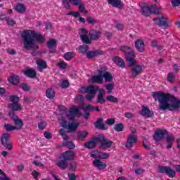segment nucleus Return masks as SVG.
I'll list each match as a JSON object with an SVG mask.
<instances>
[{"label": "nucleus", "mask_w": 180, "mask_h": 180, "mask_svg": "<svg viewBox=\"0 0 180 180\" xmlns=\"http://www.w3.org/2000/svg\"><path fill=\"white\" fill-rule=\"evenodd\" d=\"M4 129L6 130V131H13V130H16L15 129L14 125L9 124H5Z\"/></svg>", "instance_id": "nucleus-49"}, {"label": "nucleus", "mask_w": 180, "mask_h": 180, "mask_svg": "<svg viewBox=\"0 0 180 180\" xmlns=\"http://www.w3.org/2000/svg\"><path fill=\"white\" fill-rule=\"evenodd\" d=\"M6 21L8 26H13L14 25H16V21L13 20L12 18H8Z\"/></svg>", "instance_id": "nucleus-60"}, {"label": "nucleus", "mask_w": 180, "mask_h": 180, "mask_svg": "<svg viewBox=\"0 0 180 180\" xmlns=\"http://www.w3.org/2000/svg\"><path fill=\"white\" fill-rule=\"evenodd\" d=\"M58 66L61 70H65V68H67V67H68V65H67V63H65V62L61 60V61H59V63H58Z\"/></svg>", "instance_id": "nucleus-53"}, {"label": "nucleus", "mask_w": 180, "mask_h": 180, "mask_svg": "<svg viewBox=\"0 0 180 180\" xmlns=\"http://www.w3.org/2000/svg\"><path fill=\"white\" fill-rule=\"evenodd\" d=\"M9 116L14 122V129H15V130H22L23 128V121L19 119L18 115H15V112H10Z\"/></svg>", "instance_id": "nucleus-8"}, {"label": "nucleus", "mask_w": 180, "mask_h": 180, "mask_svg": "<svg viewBox=\"0 0 180 180\" xmlns=\"http://www.w3.org/2000/svg\"><path fill=\"white\" fill-rule=\"evenodd\" d=\"M69 85L70 83L68 82V81L65 80L62 82L60 86H62L63 88H68Z\"/></svg>", "instance_id": "nucleus-63"}, {"label": "nucleus", "mask_w": 180, "mask_h": 180, "mask_svg": "<svg viewBox=\"0 0 180 180\" xmlns=\"http://www.w3.org/2000/svg\"><path fill=\"white\" fill-rule=\"evenodd\" d=\"M6 150H8V151L12 150V148H13V143L12 142H7L5 144H3Z\"/></svg>", "instance_id": "nucleus-52"}, {"label": "nucleus", "mask_w": 180, "mask_h": 180, "mask_svg": "<svg viewBox=\"0 0 180 180\" xmlns=\"http://www.w3.org/2000/svg\"><path fill=\"white\" fill-rule=\"evenodd\" d=\"M93 165L95 167V168H97V169H99L100 171H102V169H105V168H106L105 163L98 159L93 161Z\"/></svg>", "instance_id": "nucleus-21"}, {"label": "nucleus", "mask_w": 180, "mask_h": 180, "mask_svg": "<svg viewBox=\"0 0 180 180\" xmlns=\"http://www.w3.org/2000/svg\"><path fill=\"white\" fill-rule=\"evenodd\" d=\"M127 63L129 64V67H132L131 68L132 78H136V77H138V75H140V74L143 72V65L139 63L134 58L127 56Z\"/></svg>", "instance_id": "nucleus-4"}, {"label": "nucleus", "mask_w": 180, "mask_h": 180, "mask_svg": "<svg viewBox=\"0 0 180 180\" xmlns=\"http://www.w3.org/2000/svg\"><path fill=\"white\" fill-rule=\"evenodd\" d=\"M105 101H108V102H112V103H117V102H119V100L117 99V98L112 95L107 96Z\"/></svg>", "instance_id": "nucleus-43"}, {"label": "nucleus", "mask_w": 180, "mask_h": 180, "mask_svg": "<svg viewBox=\"0 0 180 180\" xmlns=\"http://www.w3.org/2000/svg\"><path fill=\"white\" fill-rule=\"evenodd\" d=\"M141 11L143 16H148L150 13H153V15H160V13L162 12V8L157 5H153L150 7L148 6V4L146 3H141Z\"/></svg>", "instance_id": "nucleus-5"}, {"label": "nucleus", "mask_w": 180, "mask_h": 180, "mask_svg": "<svg viewBox=\"0 0 180 180\" xmlns=\"http://www.w3.org/2000/svg\"><path fill=\"white\" fill-rule=\"evenodd\" d=\"M34 165H37V167H44V164L41 163V159L39 157L36 158V160L33 161Z\"/></svg>", "instance_id": "nucleus-47"}, {"label": "nucleus", "mask_w": 180, "mask_h": 180, "mask_svg": "<svg viewBox=\"0 0 180 180\" xmlns=\"http://www.w3.org/2000/svg\"><path fill=\"white\" fill-rule=\"evenodd\" d=\"M166 134H168V131H167V130L158 129L155 133L153 139L155 141H161V140H164V137H165Z\"/></svg>", "instance_id": "nucleus-14"}, {"label": "nucleus", "mask_w": 180, "mask_h": 180, "mask_svg": "<svg viewBox=\"0 0 180 180\" xmlns=\"http://www.w3.org/2000/svg\"><path fill=\"white\" fill-rule=\"evenodd\" d=\"M57 44V41L56 39H51L47 42V46L49 50V53H56V45Z\"/></svg>", "instance_id": "nucleus-23"}, {"label": "nucleus", "mask_w": 180, "mask_h": 180, "mask_svg": "<svg viewBox=\"0 0 180 180\" xmlns=\"http://www.w3.org/2000/svg\"><path fill=\"white\" fill-rule=\"evenodd\" d=\"M75 57V53H71V52H68L64 55V58L67 61H70V60H71L72 58H74Z\"/></svg>", "instance_id": "nucleus-45"}, {"label": "nucleus", "mask_w": 180, "mask_h": 180, "mask_svg": "<svg viewBox=\"0 0 180 180\" xmlns=\"http://www.w3.org/2000/svg\"><path fill=\"white\" fill-rule=\"evenodd\" d=\"M24 74L29 77L30 78H35L36 77V71L34 70L29 69L24 72Z\"/></svg>", "instance_id": "nucleus-36"}, {"label": "nucleus", "mask_w": 180, "mask_h": 180, "mask_svg": "<svg viewBox=\"0 0 180 180\" xmlns=\"http://www.w3.org/2000/svg\"><path fill=\"white\" fill-rule=\"evenodd\" d=\"M113 61L115 64L120 67V68H124L126 67V63H124V60L120 57L113 58Z\"/></svg>", "instance_id": "nucleus-27"}, {"label": "nucleus", "mask_w": 180, "mask_h": 180, "mask_svg": "<svg viewBox=\"0 0 180 180\" xmlns=\"http://www.w3.org/2000/svg\"><path fill=\"white\" fill-rule=\"evenodd\" d=\"M90 157L92 158H98L99 160H108L110 157V153L95 150L90 153Z\"/></svg>", "instance_id": "nucleus-12"}, {"label": "nucleus", "mask_w": 180, "mask_h": 180, "mask_svg": "<svg viewBox=\"0 0 180 180\" xmlns=\"http://www.w3.org/2000/svg\"><path fill=\"white\" fill-rule=\"evenodd\" d=\"M98 72L102 75L105 82H112V81L113 80V76H112V74L105 70V69L98 70Z\"/></svg>", "instance_id": "nucleus-16"}, {"label": "nucleus", "mask_w": 180, "mask_h": 180, "mask_svg": "<svg viewBox=\"0 0 180 180\" xmlns=\"http://www.w3.org/2000/svg\"><path fill=\"white\" fill-rule=\"evenodd\" d=\"M14 9L18 13H25V12H26V6L22 4H17L14 6Z\"/></svg>", "instance_id": "nucleus-29"}, {"label": "nucleus", "mask_w": 180, "mask_h": 180, "mask_svg": "<svg viewBox=\"0 0 180 180\" xmlns=\"http://www.w3.org/2000/svg\"><path fill=\"white\" fill-rule=\"evenodd\" d=\"M76 101L79 103H81V102H84V96L82 95H78L76 97Z\"/></svg>", "instance_id": "nucleus-64"}, {"label": "nucleus", "mask_w": 180, "mask_h": 180, "mask_svg": "<svg viewBox=\"0 0 180 180\" xmlns=\"http://www.w3.org/2000/svg\"><path fill=\"white\" fill-rule=\"evenodd\" d=\"M70 5L73 6H78L81 4V0H68Z\"/></svg>", "instance_id": "nucleus-55"}, {"label": "nucleus", "mask_w": 180, "mask_h": 180, "mask_svg": "<svg viewBox=\"0 0 180 180\" xmlns=\"http://www.w3.org/2000/svg\"><path fill=\"white\" fill-rule=\"evenodd\" d=\"M98 140L101 143V148H110V147H112V144H113L112 141L105 139V136L103 135H99Z\"/></svg>", "instance_id": "nucleus-13"}, {"label": "nucleus", "mask_w": 180, "mask_h": 180, "mask_svg": "<svg viewBox=\"0 0 180 180\" xmlns=\"http://www.w3.org/2000/svg\"><path fill=\"white\" fill-rule=\"evenodd\" d=\"M155 25H157L160 27H163V29H168L169 27V20L165 17H159L153 19Z\"/></svg>", "instance_id": "nucleus-7"}, {"label": "nucleus", "mask_w": 180, "mask_h": 180, "mask_svg": "<svg viewBox=\"0 0 180 180\" xmlns=\"http://www.w3.org/2000/svg\"><path fill=\"white\" fill-rule=\"evenodd\" d=\"M103 54V51L101 50H95V51H89L86 53V58H94L95 57H98V56H102Z\"/></svg>", "instance_id": "nucleus-19"}, {"label": "nucleus", "mask_w": 180, "mask_h": 180, "mask_svg": "<svg viewBox=\"0 0 180 180\" xmlns=\"http://www.w3.org/2000/svg\"><path fill=\"white\" fill-rule=\"evenodd\" d=\"M11 137V134H4L1 136V144L4 145V144H6L8 143V140H9Z\"/></svg>", "instance_id": "nucleus-40"}, {"label": "nucleus", "mask_w": 180, "mask_h": 180, "mask_svg": "<svg viewBox=\"0 0 180 180\" xmlns=\"http://www.w3.org/2000/svg\"><path fill=\"white\" fill-rule=\"evenodd\" d=\"M167 169L168 167H159L158 168V172H160V174H166Z\"/></svg>", "instance_id": "nucleus-57"}, {"label": "nucleus", "mask_w": 180, "mask_h": 180, "mask_svg": "<svg viewBox=\"0 0 180 180\" xmlns=\"http://www.w3.org/2000/svg\"><path fill=\"white\" fill-rule=\"evenodd\" d=\"M82 113L76 105H72L70 110L65 109L59 118V122L63 129H67L70 133H74L78 129L79 122L75 121V116H81Z\"/></svg>", "instance_id": "nucleus-1"}, {"label": "nucleus", "mask_w": 180, "mask_h": 180, "mask_svg": "<svg viewBox=\"0 0 180 180\" xmlns=\"http://www.w3.org/2000/svg\"><path fill=\"white\" fill-rule=\"evenodd\" d=\"M110 5L115 6V8H123V4L120 0H107Z\"/></svg>", "instance_id": "nucleus-31"}, {"label": "nucleus", "mask_w": 180, "mask_h": 180, "mask_svg": "<svg viewBox=\"0 0 180 180\" xmlns=\"http://www.w3.org/2000/svg\"><path fill=\"white\" fill-rule=\"evenodd\" d=\"M86 22L87 23H89V25H95L98 23V21L95 18H93L91 16H88L86 18Z\"/></svg>", "instance_id": "nucleus-51"}, {"label": "nucleus", "mask_w": 180, "mask_h": 180, "mask_svg": "<svg viewBox=\"0 0 180 180\" xmlns=\"http://www.w3.org/2000/svg\"><path fill=\"white\" fill-rule=\"evenodd\" d=\"M90 81L91 82H96V84H103V77L98 73V75L92 76Z\"/></svg>", "instance_id": "nucleus-28"}, {"label": "nucleus", "mask_w": 180, "mask_h": 180, "mask_svg": "<svg viewBox=\"0 0 180 180\" xmlns=\"http://www.w3.org/2000/svg\"><path fill=\"white\" fill-rule=\"evenodd\" d=\"M45 95L49 99H53L56 96V91H54V89L49 88L46 91Z\"/></svg>", "instance_id": "nucleus-34"}, {"label": "nucleus", "mask_w": 180, "mask_h": 180, "mask_svg": "<svg viewBox=\"0 0 180 180\" xmlns=\"http://www.w3.org/2000/svg\"><path fill=\"white\" fill-rule=\"evenodd\" d=\"M77 165H78L75 162H72L70 163L69 168H70V171H77Z\"/></svg>", "instance_id": "nucleus-54"}, {"label": "nucleus", "mask_w": 180, "mask_h": 180, "mask_svg": "<svg viewBox=\"0 0 180 180\" xmlns=\"http://www.w3.org/2000/svg\"><path fill=\"white\" fill-rule=\"evenodd\" d=\"M135 48L139 53H144L146 51V44L142 39H137L135 41Z\"/></svg>", "instance_id": "nucleus-18"}, {"label": "nucleus", "mask_w": 180, "mask_h": 180, "mask_svg": "<svg viewBox=\"0 0 180 180\" xmlns=\"http://www.w3.org/2000/svg\"><path fill=\"white\" fill-rule=\"evenodd\" d=\"M120 50L122 53H124V54H125L126 61H127V57H130V58H136V53L129 46H122L120 47Z\"/></svg>", "instance_id": "nucleus-11"}, {"label": "nucleus", "mask_w": 180, "mask_h": 180, "mask_svg": "<svg viewBox=\"0 0 180 180\" xmlns=\"http://www.w3.org/2000/svg\"><path fill=\"white\" fill-rule=\"evenodd\" d=\"M152 96L155 101L159 103L160 110H176L180 108V100L173 97L169 94L163 92H154Z\"/></svg>", "instance_id": "nucleus-2"}, {"label": "nucleus", "mask_w": 180, "mask_h": 180, "mask_svg": "<svg viewBox=\"0 0 180 180\" xmlns=\"http://www.w3.org/2000/svg\"><path fill=\"white\" fill-rule=\"evenodd\" d=\"M115 131H123L124 130V125L122 123L116 124L114 126Z\"/></svg>", "instance_id": "nucleus-46"}, {"label": "nucleus", "mask_w": 180, "mask_h": 180, "mask_svg": "<svg viewBox=\"0 0 180 180\" xmlns=\"http://www.w3.org/2000/svg\"><path fill=\"white\" fill-rule=\"evenodd\" d=\"M22 37L24 39V47L26 50H37L39 49L37 43L45 41L44 37L40 33L30 30H24Z\"/></svg>", "instance_id": "nucleus-3"}, {"label": "nucleus", "mask_w": 180, "mask_h": 180, "mask_svg": "<svg viewBox=\"0 0 180 180\" xmlns=\"http://www.w3.org/2000/svg\"><path fill=\"white\" fill-rule=\"evenodd\" d=\"M172 5L174 8H176V6H179V5H180V0H172Z\"/></svg>", "instance_id": "nucleus-62"}, {"label": "nucleus", "mask_w": 180, "mask_h": 180, "mask_svg": "<svg viewBox=\"0 0 180 180\" xmlns=\"http://www.w3.org/2000/svg\"><path fill=\"white\" fill-rule=\"evenodd\" d=\"M59 134L60 136H62L64 142L63 143V146L64 147H68V148H69L70 150H72L73 148H75V145H74V143H72V142L71 141H67V140H68L70 138L68 137V136H67L65 134V130L64 129H60L59 131Z\"/></svg>", "instance_id": "nucleus-9"}, {"label": "nucleus", "mask_w": 180, "mask_h": 180, "mask_svg": "<svg viewBox=\"0 0 180 180\" xmlns=\"http://www.w3.org/2000/svg\"><path fill=\"white\" fill-rule=\"evenodd\" d=\"M141 115H142V116H144L145 117H151V116H153L154 113L153 112V111L150 110V108H148V107L143 105L142 110L141 111Z\"/></svg>", "instance_id": "nucleus-22"}, {"label": "nucleus", "mask_w": 180, "mask_h": 180, "mask_svg": "<svg viewBox=\"0 0 180 180\" xmlns=\"http://www.w3.org/2000/svg\"><path fill=\"white\" fill-rule=\"evenodd\" d=\"M58 167L59 168H61V169H65L67 168L68 164L67 163V160H60L57 163Z\"/></svg>", "instance_id": "nucleus-41"}, {"label": "nucleus", "mask_w": 180, "mask_h": 180, "mask_svg": "<svg viewBox=\"0 0 180 180\" xmlns=\"http://www.w3.org/2000/svg\"><path fill=\"white\" fill-rule=\"evenodd\" d=\"M95 127L96 129H100V130H106L108 128L105 124H103V119L99 118L95 123Z\"/></svg>", "instance_id": "nucleus-30"}, {"label": "nucleus", "mask_w": 180, "mask_h": 180, "mask_svg": "<svg viewBox=\"0 0 180 180\" xmlns=\"http://www.w3.org/2000/svg\"><path fill=\"white\" fill-rule=\"evenodd\" d=\"M167 82H169V84H174V82H175V74L169 72L167 74Z\"/></svg>", "instance_id": "nucleus-37"}, {"label": "nucleus", "mask_w": 180, "mask_h": 180, "mask_svg": "<svg viewBox=\"0 0 180 180\" xmlns=\"http://www.w3.org/2000/svg\"><path fill=\"white\" fill-rule=\"evenodd\" d=\"M105 95V89H99L98 94L97 96V103L103 104L106 102V99L104 97Z\"/></svg>", "instance_id": "nucleus-20"}, {"label": "nucleus", "mask_w": 180, "mask_h": 180, "mask_svg": "<svg viewBox=\"0 0 180 180\" xmlns=\"http://www.w3.org/2000/svg\"><path fill=\"white\" fill-rule=\"evenodd\" d=\"M37 65L40 72H41L43 70H46V68H47V63L46 62V60H41V59L37 60Z\"/></svg>", "instance_id": "nucleus-26"}, {"label": "nucleus", "mask_w": 180, "mask_h": 180, "mask_svg": "<svg viewBox=\"0 0 180 180\" xmlns=\"http://www.w3.org/2000/svg\"><path fill=\"white\" fill-rule=\"evenodd\" d=\"M95 146H96L95 141H89L84 143V147H86V148H95Z\"/></svg>", "instance_id": "nucleus-50"}, {"label": "nucleus", "mask_w": 180, "mask_h": 180, "mask_svg": "<svg viewBox=\"0 0 180 180\" xmlns=\"http://www.w3.org/2000/svg\"><path fill=\"white\" fill-rule=\"evenodd\" d=\"M8 81L10 82V84H12L13 85H18L19 84L20 78L19 76L11 75L8 79Z\"/></svg>", "instance_id": "nucleus-33"}, {"label": "nucleus", "mask_w": 180, "mask_h": 180, "mask_svg": "<svg viewBox=\"0 0 180 180\" xmlns=\"http://www.w3.org/2000/svg\"><path fill=\"white\" fill-rule=\"evenodd\" d=\"M10 101L13 103H18V102H19V97L18 96H11L10 97Z\"/></svg>", "instance_id": "nucleus-58"}, {"label": "nucleus", "mask_w": 180, "mask_h": 180, "mask_svg": "<svg viewBox=\"0 0 180 180\" xmlns=\"http://www.w3.org/2000/svg\"><path fill=\"white\" fill-rule=\"evenodd\" d=\"M89 132L88 131H81L77 133V137L79 140H85L88 137Z\"/></svg>", "instance_id": "nucleus-35"}, {"label": "nucleus", "mask_w": 180, "mask_h": 180, "mask_svg": "<svg viewBox=\"0 0 180 180\" xmlns=\"http://www.w3.org/2000/svg\"><path fill=\"white\" fill-rule=\"evenodd\" d=\"M113 88H115V83L108 84L105 86V89L108 91V94L112 93V91H113Z\"/></svg>", "instance_id": "nucleus-48"}, {"label": "nucleus", "mask_w": 180, "mask_h": 180, "mask_svg": "<svg viewBox=\"0 0 180 180\" xmlns=\"http://www.w3.org/2000/svg\"><path fill=\"white\" fill-rule=\"evenodd\" d=\"M46 126H47V124H46V122H40L38 124V127H39V130H44L46 129Z\"/></svg>", "instance_id": "nucleus-61"}, {"label": "nucleus", "mask_w": 180, "mask_h": 180, "mask_svg": "<svg viewBox=\"0 0 180 180\" xmlns=\"http://www.w3.org/2000/svg\"><path fill=\"white\" fill-rule=\"evenodd\" d=\"M79 108L84 110V117L86 120L89 119V112H94L95 110V107L92 106L91 104H85L84 103L79 104Z\"/></svg>", "instance_id": "nucleus-10"}, {"label": "nucleus", "mask_w": 180, "mask_h": 180, "mask_svg": "<svg viewBox=\"0 0 180 180\" xmlns=\"http://www.w3.org/2000/svg\"><path fill=\"white\" fill-rule=\"evenodd\" d=\"M87 34H88V31H86L85 28H82L81 34H80L82 41H83V43H84V44H91V39L89 38V37H88Z\"/></svg>", "instance_id": "nucleus-17"}, {"label": "nucleus", "mask_w": 180, "mask_h": 180, "mask_svg": "<svg viewBox=\"0 0 180 180\" xmlns=\"http://www.w3.org/2000/svg\"><path fill=\"white\" fill-rule=\"evenodd\" d=\"M0 175H2V176L0 177V180H11V179L6 176L2 169H0Z\"/></svg>", "instance_id": "nucleus-56"}, {"label": "nucleus", "mask_w": 180, "mask_h": 180, "mask_svg": "<svg viewBox=\"0 0 180 180\" xmlns=\"http://www.w3.org/2000/svg\"><path fill=\"white\" fill-rule=\"evenodd\" d=\"M77 6H78L79 12H80V13H84V15L88 14V11L85 9V5H84V4L79 3L77 5Z\"/></svg>", "instance_id": "nucleus-38"}, {"label": "nucleus", "mask_w": 180, "mask_h": 180, "mask_svg": "<svg viewBox=\"0 0 180 180\" xmlns=\"http://www.w3.org/2000/svg\"><path fill=\"white\" fill-rule=\"evenodd\" d=\"M90 38L91 40H98L101 37V32L96 30L90 31Z\"/></svg>", "instance_id": "nucleus-32"}, {"label": "nucleus", "mask_w": 180, "mask_h": 180, "mask_svg": "<svg viewBox=\"0 0 180 180\" xmlns=\"http://www.w3.org/2000/svg\"><path fill=\"white\" fill-rule=\"evenodd\" d=\"M88 50H89V47L87 45H82L79 47V51L82 54H86Z\"/></svg>", "instance_id": "nucleus-42"}, {"label": "nucleus", "mask_w": 180, "mask_h": 180, "mask_svg": "<svg viewBox=\"0 0 180 180\" xmlns=\"http://www.w3.org/2000/svg\"><path fill=\"white\" fill-rule=\"evenodd\" d=\"M82 94H86L84 96L85 99L88 102H92L96 96V92H98V88L95 86H89L87 87H82L80 89Z\"/></svg>", "instance_id": "nucleus-6"}, {"label": "nucleus", "mask_w": 180, "mask_h": 180, "mask_svg": "<svg viewBox=\"0 0 180 180\" xmlns=\"http://www.w3.org/2000/svg\"><path fill=\"white\" fill-rule=\"evenodd\" d=\"M62 158L65 161H69L70 160H74L75 158V153L71 150H68L64 153Z\"/></svg>", "instance_id": "nucleus-24"}, {"label": "nucleus", "mask_w": 180, "mask_h": 180, "mask_svg": "<svg viewBox=\"0 0 180 180\" xmlns=\"http://www.w3.org/2000/svg\"><path fill=\"white\" fill-rule=\"evenodd\" d=\"M62 4L64 6V8H65V9H70V8H71V5L70 4V1H67V0H63L62 1Z\"/></svg>", "instance_id": "nucleus-59"}, {"label": "nucleus", "mask_w": 180, "mask_h": 180, "mask_svg": "<svg viewBox=\"0 0 180 180\" xmlns=\"http://www.w3.org/2000/svg\"><path fill=\"white\" fill-rule=\"evenodd\" d=\"M136 143H137V135L129 134L127 139L125 147H127V148H131L133 145L136 144Z\"/></svg>", "instance_id": "nucleus-15"}, {"label": "nucleus", "mask_w": 180, "mask_h": 180, "mask_svg": "<svg viewBox=\"0 0 180 180\" xmlns=\"http://www.w3.org/2000/svg\"><path fill=\"white\" fill-rule=\"evenodd\" d=\"M166 141L169 144H172L173 143H175V136L172 134H169L166 136Z\"/></svg>", "instance_id": "nucleus-44"}, {"label": "nucleus", "mask_w": 180, "mask_h": 180, "mask_svg": "<svg viewBox=\"0 0 180 180\" xmlns=\"http://www.w3.org/2000/svg\"><path fill=\"white\" fill-rule=\"evenodd\" d=\"M8 106L9 109H11L13 112H19L23 109V106L18 103H9Z\"/></svg>", "instance_id": "nucleus-25"}, {"label": "nucleus", "mask_w": 180, "mask_h": 180, "mask_svg": "<svg viewBox=\"0 0 180 180\" xmlns=\"http://www.w3.org/2000/svg\"><path fill=\"white\" fill-rule=\"evenodd\" d=\"M166 174L169 176V178H174L175 175H176V172L171 169V167H167L166 170Z\"/></svg>", "instance_id": "nucleus-39"}]
</instances>
